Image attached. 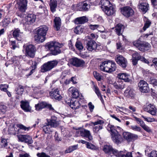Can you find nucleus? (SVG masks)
<instances>
[{"instance_id":"20","label":"nucleus","mask_w":157,"mask_h":157,"mask_svg":"<svg viewBox=\"0 0 157 157\" xmlns=\"http://www.w3.org/2000/svg\"><path fill=\"white\" fill-rule=\"evenodd\" d=\"M72 64L77 67H82L85 64V62L81 59L77 58H74L72 59Z\"/></svg>"},{"instance_id":"18","label":"nucleus","mask_w":157,"mask_h":157,"mask_svg":"<svg viewBox=\"0 0 157 157\" xmlns=\"http://www.w3.org/2000/svg\"><path fill=\"white\" fill-rule=\"evenodd\" d=\"M140 91L143 93H147L149 91L147 83L143 80H141L138 84Z\"/></svg>"},{"instance_id":"59","label":"nucleus","mask_w":157,"mask_h":157,"mask_svg":"<svg viewBox=\"0 0 157 157\" xmlns=\"http://www.w3.org/2000/svg\"><path fill=\"white\" fill-rule=\"evenodd\" d=\"M140 56V55L137 52H134V53L132 54V58L138 60Z\"/></svg>"},{"instance_id":"44","label":"nucleus","mask_w":157,"mask_h":157,"mask_svg":"<svg viewBox=\"0 0 157 157\" xmlns=\"http://www.w3.org/2000/svg\"><path fill=\"white\" fill-rule=\"evenodd\" d=\"M58 63V62L56 60H53L48 62V64H49L51 70L56 66Z\"/></svg>"},{"instance_id":"45","label":"nucleus","mask_w":157,"mask_h":157,"mask_svg":"<svg viewBox=\"0 0 157 157\" xmlns=\"http://www.w3.org/2000/svg\"><path fill=\"white\" fill-rule=\"evenodd\" d=\"M93 74L94 78L98 81H100L102 79V76L96 71L93 72Z\"/></svg>"},{"instance_id":"4","label":"nucleus","mask_w":157,"mask_h":157,"mask_svg":"<svg viewBox=\"0 0 157 157\" xmlns=\"http://www.w3.org/2000/svg\"><path fill=\"white\" fill-rule=\"evenodd\" d=\"M48 28L44 25L40 26L37 30V35L34 36L35 41L39 43L44 42L45 39V36Z\"/></svg>"},{"instance_id":"14","label":"nucleus","mask_w":157,"mask_h":157,"mask_svg":"<svg viewBox=\"0 0 157 157\" xmlns=\"http://www.w3.org/2000/svg\"><path fill=\"white\" fill-rule=\"evenodd\" d=\"M117 78L123 80L125 82L131 83L132 82V78L130 75L126 73H119L117 76Z\"/></svg>"},{"instance_id":"11","label":"nucleus","mask_w":157,"mask_h":157,"mask_svg":"<svg viewBox=\"0 0 157 157\" xmlns=\"http://www.w3.org/2000/svg\"><path fill=\"white\" fill-rule=\"evenodd\" d=\"M122 14L127 17L132 16L134 14V11L130 7L124 6L121 9Z\"/></svg>"},{"instance_id":"53","label":"nucleus","mask_w":157,"mask_h":157,"mask_svg":"<svg viewBox=\"0 0 157 157\" xmlns=\"http://www.w3.org/2000/svg\"><path fill=\"white\" fill-rule=\"evenodd\" d=\"M130 128L133 130L138 132H140L141 128L140 127L136 125H132L130 126Z\"/></svg>"},{"instance_id":"23","label":"nucleus","mask_w":157,"mask_h":157,"mask_svg":"<svg viewBox=\"0 0 157 157\" xmlns=\"http://www.w3.org/2000/svg\"><path fill=\"white\" fill-rule=\"evenodd\" d=\"M137 123L140 125L141 127L145 131L148 132H150L151 131L150 128L147 126L146 125L143 121L139 118L136 117H135Z\"/></svg>"},{"instance_id":"16","label":"nucleus","mask_w":157,"mask_h":157,"mask_svg":"<svg viewBox=\"0 0 157 157\" xmlns=\"http://www.w3.org/2000/svg\"><path fill=\"white\" fill-rule=\"evenodd\" d=\"M27 0H17V5L19 10L25 12L27 9Z\"/></svg>"},{"instance_id":"25","label":"nucleus","mask_w":157,"mask_h":157,"mask_svg":"<svg viewBox=\"0 0 157 157\" xmlns=\"http://www.w3.org/2000/svg\"><path fill=\"white\" fill-rule=\"evenodd\" d=\"M124 95L128 98L132 97L134 95V90L130 87H128L124 92Z\"/></svg>"},{"instance_id":"33","label":"nucleus","mask_w":157,"mask_h":157,"mask_svg":"<svg viewBox=\"0 0 157 157\" xmlns=\"http://www.w3.org/2000/svg\"><path fill=\"white\" fill-rule=\"evenodd\" d=\"M39 63V59H35L33 61L31 67L32 68V70L30 71L28 76L31 75L34 72V70L36 68L37 64Z\"/></svg>"},{"instance_id":"39","label":"nucleus","mask_w":157,"mask_h":157,"mask_svg":"<svg viewBox=\"0 0 157 157\" xmlns=\"http://www.w3.org/2000/svg\"><path fill=\"white\" fill-rule=\"evenodd\" d=\"M75 46L77 49L80 51L82 50L84 47L81 42H80L79 38H78L76 42Z\"/></svg>"},{"instance_id":"40","label":"nucleus","mask_w":157,"mask_h":157,"mask_svg":"<svg viewBox=\"0 0 157 157\" xmlns=\"http://www.w3.org/2000/svg\"><path fill=\"white\" fill-rule=\"evenodd\" d=\"M17 128H19L17 130V131L18 132H20V130H22L25 131H28L31 128V127H26L21 124H17Z\"/></svg>"},{"instance_id":"41","label":"nucleus","mask_w":157,"mask_h":157,"mask_svg":"<svg viewBox=\"0 0 157 157\" xmlns=\"http://www.w3.org/2000/svg\"><path fill=\"white\" fill-rule=\"evenodd\" d=\"M93 90L99 98L102 99V96L98 87L95 85L94 86Z\"/></svg>"},{"instance_id":"52","label":"nucleus","mask_w":157,"mask_h":157,"mask_svg":"<svg viewBox=\"0 0 157 157\" xmlns=\"http://www.w3.org/2000/svg\"><path fill=\"white\" fill-rule=\"evenodd\" d=\"M8 86L6 84H1L0 85V89L2 91L6 92L7 91Z\"/></svg>"},{"instance_id":"63","label":"nucleus","mask_w":157,"mask_h":157,"mask_svg":"<svg viewBox=\"0 0 157 157\" xmlns=\"http://www.w3.org/2000/svg\"><path fill=\"white\" fill-rule=\"evenodd\" d=\"M153 6L155 8L157 9V0H151Z\"/></svg>"},{"instance_id":"46","label":"nucleus","mask_w":157,"mask_h":157,"mask_svg":"<svg viewBox=\"0 0 157 157\" xmlns=\"http://www.w3.org/2000/svg\"><path fill=\"white\" fill-rule=\"evenodd\" d=\"M1 147H5L8 146V143L6 139L1 137Z\"/></svg>"},{"instance_id":"22","label":"nucleus","mask_w":157,"mask_h":157,"mask_svg":"<svg viewBox=\"0 0 157 157\" xmlns=\"http://www.w3.org/2000/svg\"><path fill=\"white\" fill-rule=\"evenodd\" d=\"M78 134L83 137H85L88 139L89 140H91L92 139V136L91 135L90 132L89 131L84 129L78 132Z\"/></svg>"},{"instance_id":"54","label":"nucleus","mask_w":157,"mask_h":157,"mask_svg":"<svg viewBox=\"0 0 157 157\" xmlns=\"http://www.w3.org/2000/svg\"><path fill=\"white\" fill-rule=\"evenodd\" d=\"M102 128V126L101 125H98L94 127L93 129V131L95 133H97Z\"/></svg>"},{"instance_id":"31","label":"nucleus","mask_w":157,"mask_h":157,"mask_svg":"<svg viewBox=\"0 0 157 157\" xmlns=\"http://www.w3.org/2000/svg\"><path fill=\"white\" fill-rule=\"evenodd\" d=\"M88 21L87 18L86 17L83 16L78 17L75 19V23L78 24H83L87 22Z\"/></svg>"},{"instance_id":"60","label":"nucleus","mask_w":157,"mask_h":157,"mask_svg":"<svg viewBox=\"0 0 157 157\" xmlns=\"http://www.w3.org/2000/svg\"><path fill=\"white\" fill-rule=\"evenodd\" d=\"M150 82L151 84L154 86H157V80L153 78H151Z\"/></svg>"},{"instance_id":"17","label":"nucleus","mask_w":157,"mask_h":157,"mask_svg":"<svg viewBox=\"0 0 157 157\" xmlns=\"http://www.w3.org/2000/svg\"><path fill=\"white\" fill-rule=\"evenodd\" d=\"M97 44L94 40H89L86 44V48L87 50L92 52L98 50Z\"/></svg>"},{"instance_id":"32","label":"nucleus","mask_w":157,"mask_h":157,"mask_svg":"<svg viewBox=\"0 0 157 157\" xmlns=\"http://www.w3.org/2000/svg\"><path fill=\"white\" fill-rule=\"evenodd\" d=\"M49 5L51 11L52 12L54 13L56 11V9L57 6L56 0H50Z\"/></svg>"},{"instance_id":"24","label":"nucleus","mask_w":157,"mask_h":157,"mask_svg":"<svg viewBox=\"0 0 157 157\" xmlns=\"http://www.w3.org/2000/svg\"><path fill=\"white\" fill-rule=\"evenodd\" d=\"M138 7L140 10L145 13L148 10L149 6L148 3L140 1L138 5Z\"/></svg>"},{"instance_id":"38","label":"nucleus","mask_w":157,"mask_h":157,"mask_svg":"<svg viewBox=\"0 0 157 157\" xmlns=\"http://www.w3.org/2000/svg\"><path fill=\"white\" fill-rule=\"evenodd\" d=\"M70 106L72 109H76L79 108L80 106V105L78 101H75L72 102H71Z\"/></svg>"},{"instance_id":"19","label":"nucleus","mask_w":157,"mask_h":157,"mask_svg":"<svg viewBox=\"0 0 157 157\" xmlns=\"http://www.w3.org/2000/svg\"><path fill=\"white\" fill-rule=\"evenodd\" d=\"M146 111L153 116H155L157 112V109L155 106L151 104L147 105L144 108Z\"/></svg>"},{"instance_id":"9","label":"nucleus","mask_w":157,"mask_h":157,"mask_svg":"<svg viewBox=\"0 0 157 157\" xmlns=\"http://www.w3.org/2000/svg\"><path fill=\"white\" fill-rule=\"evenodd\" d=\"M36 51V47L33 45L29 44L25 46V55L26 56L31 58H34Z\"/></svg>"},{"instance_id":"1","label":"nucleus","mask_w":157,"mask_h":157,"mask_svg":"<svg viewBox=\"0 0 157 157\" xmlns=\"http://www.w3.org/2000/svg\"><path fill=\"white\" fill-rule=\"evenodd\" d=\"M103 150L106 153L110 154L112 153L117 157H132L131 152H127L126 151H119L116 149H113L110 145H104Z\"/></svg>"},{"instance_id":"7","label":"nucleus","mask_w":157,"mask_h":157,"mask_svg":"<svg viewBox=\"0 0 157 157\" xmlns=\"http://www.w3.org/2000/svg\"><path fill=\"white\" fill-rule=\"evenodd\" d=\"M133 45L141 51L148 50L151 47L150 44L148 43L144 42L140 40H136L132 43Z\"/></svg>"},{"instance_id":"57","label":"nucleus","mask_w":157,"mask_h":157,"mask_svg":"<svg viewBox=\"0 0 157 157\" xmlns=\"http://www.w3.org/2000/svg\"><path fill=\"white\" fill-rule=\"evenodd\" d=\"M37 155L38 157H51L44 152L41 153H38L37 154Z\"/></svg>"},{"instance_id":"27","label":"nucleus","mask_w":157,"mask_h":157,"mask_svg":"<svg viewBox=\"0 0 157 157\" xmlns=\"http://www.w3.org/2000/svg\"><path fill=\"white\" fill-rule=\"evenodd\" d=\"M49 94L52 98L59 101V90L58 88L50 92Z\"/></svg>"},{"instance_id":"10","label":"nucleus","mask_w":157,"mask_h":157,"mask_svg":"<svg viewBox=\"0 0 157 157\" xmlns=\"http://www.w3.org/2000/svg\"><path fill=\"white\" fill-rule=\"evenodd\" d=\"M36 15L34 14L29 13L25 17V22L24 23V26L26 28H28L29 25L32 24L35 21L36 19Z\"/></svg>"},{"instance_id":"35","label":"nucleus","mask_w":157,"mask_h":157,"mask_svg":"<svg viewBox=\"0 0 157 157\" xmlns=\"http://www.w3.org/2000/svg\"><path fill=\"white\" fill-rule=\"evenodd\" d=\"M125 85L122 82L117 81L114 83V87L117 89H124L125 86Z\"/></svg>"},{"instance_id":"47","label":"nucleus","mask_w":157,"mask_h":157,"mask_svg":"<svg viewBox=\"0 0 157 157\" xmlns=\"http://www.w3.org/2000/svg\"><path fill=\"white\" fill-rule=\"evenodd\" d=\"M100 32L102 33L101 36L103 39H105L109 35V33L106 30L100 31Z\"/></svg>"},{"instance_id":"61","label":"nucleus","mask_w":157,"mask_h":157,"mask_svg":"<svg viewBox=\"0 0 157 157\" xmlns=\"http://www.w3.org/2000/svg\"><path fill=\"white\" fill-rule=\"evenodd\" d=\"M88 107L91 112H92L94 108V106L91 102H90L88 104Z\"/></svg>"},{"instance_id":"36","label":"nucleus","mask_w":157,"mask_h":157,"mask_svg":"<svg viewBox=\"0 0 157 157\" xmlns=\"http://www.w3.org/2000/svg\"><path fill=\"white\" fill-rule=\"evenodd\" d=\"M24 90L23 86L20 85H17L15 89L16 94L20 96H21Z\"/></svg>"},{"instance_id":"50","label":"nucleus","mask_w":157,"mask_h":157,"mask_svg":"<svg viewBox=\"0 0 157 157\" xmlns=\"http://www.w3.org/2000/svg\"><path fill=\"white\" fill-rule=\"evenodd\" d=\"M86 147L87 148L91 150H95L96 149V147L95 145L89 142H87Z\"/></svg>"},{"instance_id":"43","label":"nucleus","mask_w":157,"mask_h":157,"mask_svg":"<svg viewBox=\"0 0 157 157\" xmlns=\"http://www.w3.org/2000/svg\"><path fill=\"white\" fill-rule=\"evenodd\" d=\"M84 31V29L81 26L76 27L74 29V32L78 34L82 33Z\"/></svg>"},{"instance_id":"37","label":"nucleus","mask_w":157,"mask_h":157,"mask_svg":"<svg viewBox=\"0 0 157 157\" xmlns=\"http://www.w3.org/2000/svg\"><path fill=\"white\" fill-rule=\"evenodd\" d=\"M47 105V103L44 102H40L37 105H36L35 107L36 110H40L44 108Z\"/></svg>"},{"instance_id":"15","label":"nucleus","mask_w":157,"mask_h":157,"mask_svg":"<svg viewBox=\"0 0 157 157\" xmlns=\"http://www.w3.org/2000/svg\"><path fill=\"white\" fill-rule=\"evenodd\" d=\"M124 138L128 142H133L138 139L137 135L131 133L129 132H124L123 133Z\"/></svg>"},{"instance_id":"12","label":"nucleus","mask_w":157,"mask_h":157,"mask_svg":"<svg viewBox=\"0 0 157 157\" xmlns=\"http://www.w3.org/2000/svg\"><path fill=\"white\" fill-rule=\"evenodd\" d=\"M117 63L123 68H125L127 65V61L126 59L121 55H117L115 58Z\"/></svg>"},{"instance_id":"2","label":"nucleus","mask_w":157,"mask_h":157,"mask_svg":"<svg viewBox=\"0 0 157 157\" xmlns=\"http://www.w3.org/2000/svg\"><path fill=\"white\" fill-rule=\"evenodd\" d=\"M99 66L101 70L108 73L114 71L116 69L115 63L110 60H105L102 62Z\"/></svg>"},{"instance_id":"42","label":"nucleus","mask_w":157,"mask_h":157,"mask_svg":"<svg viewBox=\"0 0 157 157\" xmlns=\"http://www.w3.org/2000/svg\"><path fill=\"white\" fill-rule=\"evenodd\" d=\"M54 29L58 31L59 29V17H55L54 20Z\"/></svg>"},{"instance_id":"13","label":"nucleus","mask_w":157,"mask_h":157,"mask_svg":"<svg viewBox=\"0 0 157 157\" xmlns=\"http://www.w3.org/2000/svg\"><path fill=\"white\" fill-rule=\"evenodd\" d=\"M19 141L21 142L31 144L33 143L32 137L28 135H20L17 136Z\"/></svg>"},{"instance_id":"55","label":"nucleus","mask_w":157,"mask_h":157,"mask_svg":"<svg viewBox=\"0 0 157 157\" xmlns=\"http://www.w3.org/2000/svg\"><path fill=\"white\" fill-rule=\"evenodd\" d=\"M151 23V22L147 20L146 21L144 25L143 28V29L144 31H145L147 28L149 27Z\"/></svg>"},{"instance_id":"56","label":"nucleus","mask_w":157,"mask_h":157,"mask_svg":"<svg viewBox=\"0 0 157 157\" xmlns=\"http://www.w3.org/2000/svg\"><path fill=\"white\" fill-rule=\"evenodd\" d=\"M90 29L92 30H94L97 29L99 26V25H92L90 24L89 25Z\"/></svg>"},{"instance_id":"64","label":"nucleus","mask_w":157,"mask_h":157,"mask_svg":"<svg viewBox=\"0 0 157 157\" xmlns=\"http://www.w3.org/2000/svg\"><path fill=\"white\" fill-rule=\"evenodd\" d=\"M149 157H157V152L155 151H151L150 153Z\"/></svg>"},{"instance_id":"49","label":"nucleus","mask_w":157,"mask_h":157,"mask_svg":"<svg viewBox=\"0 0 157 157\" xmlns=\"http://www.w3.org/2000/svg\"><path fill=\"white\" fill-rule=\"evenodd\" d=\"M129 109L131 110H129L128 109H125V112H127L126 113V114H127V113H131L132 112H134L136 110V108L132 106H129L128 107Z\"/></svg>"},{"instance_id":"34","label":"nucleus","mask_w":157,"mask_h":157,"mask_svg":"<svg viewBox=\"0 0 157 157\" xmlns=\"http://www.w3.org/2000/svg\"><path fill=\"white\" fill-rule=\"evenodd\" d=\"M51 70L49 64H48V62L47 63H44L40 67V71L42 72H45L49 71Z\"/></svg>"},{"instance_id":"3","label":"nucleus","mask_w":157,"mask_h":157,"mask_svg":"<svg viewBox=\"0 0 157 157\" xmlns=\"http://www.w3.org/2000/svg\"><path fill=\"white\" fill-rule=\"evenodd\" d=\"M100 3L103 10L107 15L109 16L115 13V8L109 0H101Z\"/></svg>"},{"instance_id":"28","label":"nucleus","mask_w":157,"mask_h":157,"mask_svg":"<svg viewBox=\"0 0 157 157\" xmlns=\"http://www.w3.org/2000/svg\"><path fill=\"white\" fill-rule=\"evenodd\" d=\"M21 108L25 112H29L31 110L29 103L27 101H21Z\"/></svg>"},{"instance_id":"58","label":"nucleus","mask_w":157,"mask_h":157,"mask_svg":"<svg viewBox=\"0 0 157 157\" xmlns=\"http://www.w3.org/2000/svg\"><path fill=\"white\" fill-rule=\"evenodd\" d=\"M140 60L145 63H149V61L145 59L142 56H141L140 55L139 57V58L138 59V60Z\"/></svg>"},{"instance_id":"21","label":"nucleus","mask_w":157,"mask_h":157,"mask_svg":"<svg viewBox=\"0 0 157 157\" xmlns=\"http://www.w3.org/2000/svg\"><path fill=\"white\" fill-rule=\"evenodd\" d=\"M77 6L79 7L77 9L78 10L83 11H88L90 8V5L85 1L77 4Z\"/></svg>"},{"instance_id":"29","label":"nucleus","mask_w":157,"mask_h":157,"mask_svg":"<svg viewBox=\"0 0 157 157\" xmlns=\"http://www.w3.org/2000/svg\"><path fill=\"white\" fill-rule=\"evenodd\" d=\"M124 26L121 24H118L115 27L116 33L119 36L121 35L123 32Z\"/></svg>"},{"instance_id":"8","label":"nucleus","mask_w":157,"mask_h":157,"mask_svg":"<svg viewBox=\"0 0 157 157\" xmlns=\"http://www.w3.org/2000/svg\"><path fill=\"white\" fill-rule=\"evenodd\" d=\"M57 126L56 121L52 120L50 121H47V123H45L42 128L43 131L45 133H50L52 131V127H56Z\"/></svg>"},{"instance_id":"6","label":"nucleus","mask_w":157,"mask_h":157,"mask_svg":"<svg viewBox=\"0 0 157 157\" xmlns=\"http://www.w3.org/2000/svg\"><path fill=\"white\" fill-rule=\"evenodd\" d=\"M53 55H56L59 53V43L55 41H52L46 44L45 45Z\"/></svg>"},{"instance_id":"62","label":"nucleus","mask_w":157,"mask_h":157,"mask_svg":"<svg viewBox=\"0 0 157 157\" xmlns=\"http://www.w3.org/2000/svg\"><path fill=\"white\" fill-rule=\"evenodd\" d=\"M104 123L103 121L102 120H98L97 121L95 122H92V123L94 125H95L98 124H103Z\"/></svg>"},{"instance_id":"30","label":"nucleus","mask_w":157,"mask_h":157,"mask_svg":"<svg viewBox=\"0 0 157 157\" xmlns=\"http://www.w3.org/2000/svg\"><path fill=\"white\" fill-rule=\"evenodd\" d=\"M21 33L18 29H15L13 33V35L15 38L18 40H21Z\"/></svg>"},{"instance_id":"48","label":"nucleus","mask_w":157,"mask_h":157,"mask_svg":"<svg viewBox=\"0 0 157 157\" xmlns=\"http://www.w3.org/2000/svg\"><path fill=\"white\" fill-rule=\"evenodd\" d=\"M141 117L144 119V120L148 122H151L155 121V119L154 118L146 117L143 115Z\"/></svg>"},{"instance_id":"5","label":"nucleus","mask_w":157,"mask_h":157,"mask_svg":"<svg viewBox=\"0 0 157 157\" xmlns=\"http://www.w3.org/2000/svg\"><path fill=\"white\" fill-rule=\"evenodd\" d=\"M110 128L111 133V138L113 142L117 144H120L123 140L122 136L119 134L116 129V127L111 125Z\"/></svg>"},{"instance_id":"51","label":"nucleus","mask_w":157,"mask_h":157,"mask_svg":"<svg viewBox=\"0 0 157 157\" xmlns=\"http://www.w3.org/2000/svg\"><path fill=\"white\" fill-rule=\"evenodd\" d=\"M6 106L2 103L0 104V112L2 113H5Z\"/></svg>"},{"instance_id":"26","label":"nucleus","mask_w":157,"mask_h":157,"mask_svg":"<svg viewBox=\"0 0 157 157\" xmlns=\"http://www.w3.org/2000/svg\"><path fill=\"white\" fill-rule=\"evenodd\" d=\"M69 92L71 93L72 97L75 98H77L80 96V94L78 89L74 87H71L69 89Z\"/></svg>"}]
</instances>
